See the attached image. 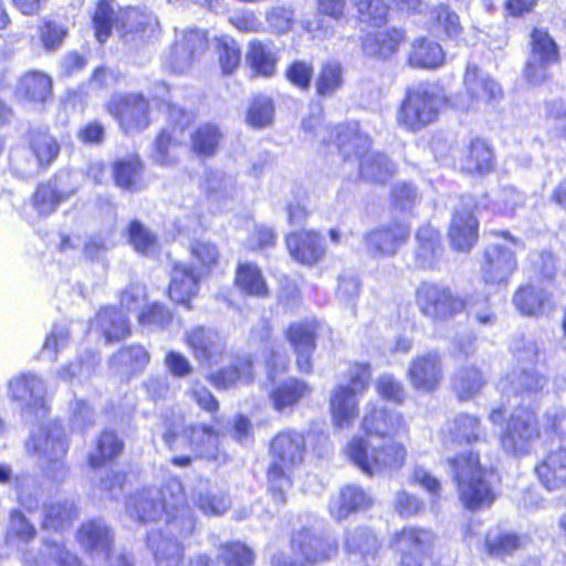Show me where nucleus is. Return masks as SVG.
<instances>
[{
  "label": "nucleus",
  "mask_w": 566,
  "mask_h": 566,
  "mask_svg": "<svg viewBox=\"0 0 566 566\" xmlns=\"http://www.w3.org/2000/svg\"><path fill=\"white\" fill-rule=\"evenodd\" d=\"M367 438L354 437L346 447L347 457L366 474L400 469L407 457L405 446L394 439L408 431L403 416L369 401L360 422Z\"/></svg>",
  "instance_id": "f257e3e1"
},
{
  "label": "nucleus",
  "mask_w": 566,
  "mask_h": 566,
  "mask_svg": "<svg viewBox=\"0 0 566 566\" xmlns=\"http://www.w3.org/2000/svg\"><path fill=\"white\" fill-rule=\"evenodd\" d=\"M305 452V438L298 431H282L272 440L268 480L279 505L285 503V491L291 488V473L303 463Z\"/></svg>",
  "instance_id": "f03ea898"
},
{
  "label": "nucleus",
  "mask_w": 566,
  "mask_h": 566,
  "mask_svg": "<svg viewBox=\"0 0 566 566\" xmlns=\"http://www.w3.org/2000/svg\"><path fill=\"white\" fill-rule=\"evenodd\" d=\"M195 531V517L190 507H184L181 515L166 520L163 527L147 535V547L156 566H180L185 557L184 542Z\"/></svg>",
  "instance_id": "7ed1b4c3"
},
{
  "label": "nucleus",
  "mask_w": 566,
  "mask_h": 566,
  "mask_svg": "<svg viewBox=\"0 0 566 566\" xmlns=\"http://www.w3.org/2000/svg\"><path fill=\"white\" fill-rule=\"evenodd\" d=\"M336 147L344 159L352 156L359 158L360 175L364 179L384 184L396 172V165L379 153H368L370 140L360 134L357 126L340 125L336 127Z\"/></svg>",
  "instance_id": "20e7f679"
},
{
  "label": "nucleus",
  "mask_w": 566,
  "mask_h": 566,
  "mask_svg": "<svg viewBox=\"0 0 566 566\" xmlns=\"http://www.w3.org/2000/svg\"><path fill=\"white\" fill-rule=\"evenodd\" d=\"M184 507H189L181 481L169 479L161 488H148L137 492L129 501L127 511L142 522L159 518L164 513L168 520L171 514L181 515Z\"/></svg>",
  "instance_id": "39448f33"
},
{
  "label": "nucleus",
  "mask_w": 566,
  "mask_h": 566,
  "mask_svg": "<svg viewBox=\"0 0 566 566\" xmlns=\"http://www.w3.org/2000/svg\"><path fill=\"white\" fill-rule=\"evenodd\" d=\"M448 462L463 505L470 510L491 505L494 494L485 479L486 472L480 465L479 455L464 452L449 459Z\"/></svg>",
  "instance_id": "423d86ee"
},
{
  "label": "nucleus",
  "mask_w": 566,
  "mask_h": 566,
  "mask_svg": "<svg viewBox=\"0 0 566 566\" xmlns=\"http://www.w3.org/2000/svg\"><path fill=\"white\" fill-rule=\"evenodd\" d=\"M368 364L355 363L348 369V382L338 384L329 396L332 421L337 429L350 428L358 417V396L364 394L370 380Z\"/></svg>",
  "instance_id": "0eeeda50"
},
{
  "label": "nucleus",
  "mask_w": 566,
  "mask_h": 566,
  "mask_svg": "<svg viewBox=\"0 0 566 566\" xmlns=\"http://www.w3.org/2000/svg\"><path fill=\"white\" fill-rule=\"evenodd\" d=\"M444 104V97L438 88L429 84H420L407 92L398 114L399 126L417 132L433 123Z\"/></svg>",
  "instance_id": "6e6552de"
},
{
  "label": "nucleus",
  "mask_w": 566,
  "mask_h": 566,
  "mask_svg": "<svg viewBox=\"0 0 566 566\" xmlns=\"http://www.w3.org/2000/svg\"><path fill=\"white\" fill-rule=\"evenodd\" d=\"M77 542L92 558L107 560L108 566H133L126 555L112 553L114 534L101 518L82 523L77 531Z\"/></svg>",
  "instance_id": "1a4fd4ad"
},
{
  "label": "nucleus",
  "mask_w": 566,
  "mask_h": 566,
  "mask_svg": "<svg viewBox=\"0 0 566 566\" xmlns=\"http://www.w3.org/2000/svg\"><path fill=\"white\" fill-rule=\"evenodd\" d=\"M416 303L423 315L444 319L464 310L465 302L447 289L432 283H422L417 289Z\"/></svg>",
  "instance_id": "9d476101"
},
{
  "label": "nucleus",
  "mask_w": 566,
  "mask_h": 566,
  "mask_svg": "<svg viewBox=\"0 0 566 566\" xmlns=\"http://www.w3.org/2000/svg\"><path fill=\"white\" fill-rule=\"evenodd\" d=\"M107 111L126 134L144 130L149 125L148 101L140 94L114 95Z\"/></svg>",
  "instance_id": "9b49d317"
},
{
  "label": "nucleus",
  "mask_w": 566,
  "mask_h": 566,
  "mask_svg": "<svg viewBox=\"0 0 566 566\" xmlns=\"http://www.w3.org/2000/svg\"><path fill=\"white\" fill-rule=\"evenodd\" d=\"M434 543L431 530L409 526L395 533L391 546L401 555L400 566H421V558L431 553Z\"/></svg>",
  "instance_id": "f8f14e48"
},
{
  "label": "nucleus",
  "mask_w": 566,
  "mask_h": 566,
  "mask_svg": "<svg viewBox=\"0 0 566 566\" xmlns=\"http://www.w3.org/2000/svg\"><path fill=\"white\" fill-rule=\"evenodd\" d=\"M353 1L363 22L375 28L389 25L394 33H399L397 25L394 23L396 10L408 13L421 12L422 6L421 0H380L381 4L373 0Z\"/></svg>",
  "instance_id": "ddd939ff"
},
{
  "label": "nucleus",
  "mask_w": 566,
  "mask_h": 566,
  "mask_svg": "<svg viewBox=\"0 0 566 566\" xmlns=\"http://www.w3.org/2000/svg\"><path fill=\"white\" fill-rule=\"evenodd\" d=\"M538 436L534 411L527 408L516 409L501 433L500 441L503 450L509 454L526 452L528 443Z\"/></svg>",
  "instance_id": "4468645a"
},
{
  "label": "nucleus",
  "mask_w": 566,
  "mask_h": 566,
  "mask_svg": "<svg viewBox=\"0 0 566 566\" xmlns=\"http://www.w3.org/2000/svg\"><path fill=\"white\" fill-rule=\"evenodd\" d=\"M516 268V255L511 247L492 243L485 248L481 272L486 284H505Z\"/></svg>",
  "instance_id": "2eb2a0df"
},
{
  "label": "nucleus",
  "mask_w": 566,
  "mask_h": 566,
  "mask_svg": "<svg viewBox=\"0 0 566 566\" xmlns=\"http://www.w3.org/2000/svg\"><path fill=\"white\" fill-rule=\"evenodd\" d=\"M292 549L300 554L304 562L316 565L331 559L337 553V542L321 536L308 528L296 531L291 539Z\"/></svg>",
  "instance_id": "dca6fc26"
},
{
  "label": "nucleus",
  "mask_w": 566,
  "mask_h": 566,
  "mask_svg": "<svg viewBox=\"0 0 566 566\" xmlns=\"http://www.w3.org/2000/svg\"><path fill=\"white\" fill-rule=\"evenodd\" d=\"M463 84L471 98V104L462 108H479L481 105H490L502 97V90L492 77L485 74L474 63H469L463 76Z\"/></svg>",
  "instance_id": "f3484780"
},
{
  "label": "nucleus",
  "mask_w": 566,
  "mask_h": 566,
  "mask_svg": "<svg viewBox=\"0 0 566 566\" xmlns=\"http://www.w3.org/2000/svg\"><path fill=\"white\" fill-rule=\"evenodd\" d=\"M408 377L417 390H436L443 377L442 359L438 352H428L416 356L409 364Z\"/></svg>",
  "instance_id": "a211bd4d"
},
{
  "label": "nucleus",
  "mask_w": 566,
  "mask_h": 566,
  "mask_svg": "<svg viewBox=\"0 0 566 566\" xmlns=\"http://www.w3.org/2000/svg\"><path fill=\"white\" fill-rule=\"evenodd\" d=\"M558 49L553 38H532L524 75L532 84H541L547 77V69L558 61Z\"/></svg>",
  "instance_id": "6ab92c4d"
},
{
  "label": "nucleus",
  "mask_w": 566,
  "mask_h": 566,
  "mask_svg": "<svg viewBox=\"0 0 566 566\" xmlns=\"http://www.w3.org/2000/svg\"><path fill=\"white\" fill-rule=\"evenodd\" d=\"M441 434L446 448L472 444L485 438L480 419L469 413H460L448 421Z\"/></svg>",
  "instance_id": "aec40b11"
},
{
  "label": "nucleus",
  "mask_w": 566,
  "mask_h": 566,
  "mask_svg": "<svg viewBox=\"0 0 566 566\" xmlns=\"http://www.w3.org/2000/svg\"><path fill=\"white\" fill-rule=\"evenodd\" d=\"M473 202L470 198L463 205L462 210L453 213L449 238L452 247L458 251H469L479 238V223L472 211Z\"/></svg>",
  "instance_id": "412c9836"
},
{
  "label": "nucleus",
  "mask_w": 566,
  "mask_h": 566,
  "mask_svg": "<svg viewBox=\"0 0 566 566\" xmlns=\"http://www.w3.org/2000/svg\"><path fill=\"white\" fill-rule=\"evenodd\" d=\"M187 344L196 358L205 364H217L224 350L222 336L210 327L197 326L186 334Z\"/></svg>",
  "instance_id": "4be33fe9"
},
{
  "label": "nucleus",
  "mask_w": 566,
  "mask_h": 566,
  "mask_svg": "<svg viewBox=\"0 0 566 566\" xmlns=\"http://www.w3.org/2000/svg\"><path fill=\"white\" fill-rule=\"evenodd\" d=\"M408 237V227L396 223L367 233L365 244L367 252L374 258L394 255Z\"/></svg>",
  "instance_id": "5701e85b"
},
{
  "label": "nucleus",
  "mask_w": 566,
  "mask_h": 566,
  "mask_svg": "<svg viewBox=\"0 0 566 566\" xmlns=\"http://www.w3.org/2000/svg\"><path fill=\"white\" fill-rule=\"evenodd\" d=\"M316 326L312 321L295 323L290 326L286 336L294 347L296 364L302 373L312 371V353L315 349Z\"/></svg>",
  "instance_id": "b1692460"
},
{
  "label": "nucleus",
  "mask_w": 566,
  "mask_h": 566,
  "mask_svg": "<svg viewBox=\"0 0 566 566\" xmlns=\"http://www.w3.org/2000/svg\"><path fill=\"white\" fill-rule=\"evenodd\" d=\"M170 117L177 120L176 125L171 130L169 128L163 129L155 140L153 157L160 165H167L172 161L174 148L184 142V137H179L178 134L182 135L185 126L191 120L190 114L176 106L170 109Z\"/></svg>",
  "instance_id": "393cba45"
},
{
  "label": "nucleus",
  "mask_w": 566,
  "mask_h": 566,
  "mask_svg": "<svg viewBox=\"0 0 566 566\" xmlns=\"http://www.w3.org/2000/svg\"><path fill=\"white\" fill-rule=\"evenodd\" d=\"M535 472L548 491L566 488V449L557 448L547 452L537 463Z\"/></svg>",
  "instance_id": "a878e982"
},
{
  "label": "nucleus",
  "mask_w": 566,
  "mask_h": 566,
  "mask_svg": "<svg viewBox=\"0 0 566 566\" xmlns=\"http://www.w3.org/2000/svg\"><path fill=\"white\" fill-rule=\"evenodd\" d=\"M286 245L293 259L312 265L325 255L322 238L315 231H300L287 235Z\"/></svg>",
  "instance_id": "bb28decb"
},
{
  "label": "nucleus",
  "mask_w": 566,
  "mask_h": 566,
  "mask_svg": "<svg viewBox=\"0 0 566 566\" xmlns=\"http://www.w3.org/2000/svg\"><path fill=\"white\" fill-rule=\"evenodd\" d=\"M190 497L193 504L206 515H220L230 507L229 497L212 488L209 480L198 478L191 486Z\"/></svg>",
  "instance_id": "cd10ccee"
},
{
  "label": "nucleus",
  "mask_w": 566,
  "mask_h": 566,
  "mask_svg": "<svg viewBox=\"0 0 566 566\" xmlns=\"http://www.w3.org/2000/svg\"><path fill=\"white\" fill-rule=\"evenodd\" d=\"M148 363L149 355L140 345H130L120 348L108 361L113 373L126 380L142 371Z\"/></svg>",
  "instance_id": "c85d7f7f"
},
{
  "label": "nucleus",
  "mask_w": 566,
  "mask_h": 566,
  "mask_svg": "<svg viewBox=\"0 0 566 566\" xmlns=\"http://www.w3.org/2000/svg\"><path fill=\"white\" fill-rule=\"evenodd\" d=\"M202 273L182 263L174 266L169 285L170 298L179 304L188 305L197 294Z\"/></svg>",
  "instance_id": "c756f323"
},
{
  "label": "nucleus",
  "mask_w": 566,
  "mask_h": 566,
  "mask_svg": "<svg viewBox=\"0 0 566 566\" xmlns=\"http://www.w3.org/2000/svg\"><path fill=\"white\" fill-rule=\"evenodd\" d=\"M373 499L359 486L347 485L338 495L332 497L328 510L333 518L342 521L357 510H364L371 505Z\"/></svg>",
  "instance_id": "7c9ffc66"
},
{
  "label": "nucleus",
  "mask_w": 566,
  "mask_h": 566,
  "mask_svg": "<svg viewBox=\"0 0 566 566\" xmlns=\"http://www.w3.org/2000/svg\"><path fill=\"white\" fill-rule=\"evenodd\" d=\"M92 327L102 332L106 343L118 342L130 334L126 315L112 306L104 307L97 313Z\"/></svg>",
  "instance_id": "2f4dec72"
},
{
  "label": "nucleus",
  "mask_w": 566,
  "mask_h": 566,
  "mask_svg": "<svg viewBox=\"0 0 566 566\" xmlns=\"http://www.w3.org/2000/svg\"><path fill=\"white\" fill-rule=\"evenodd\" d=\"M446 57L442 44L434 38H416L411 43L409 63L420 69H434L440 66Z\"/></svg>",
  "instance_id": "473e14b6"
},
{
  "label": "nucleus",
  "mask_w": 566,
  "mask_h": 566,
  "mask_svg": "<svg viewBox=\"0 0 566 566\" xmlns=\"http://www.w3.org/2000/svg\"><path fill=\"white\" fill-rule=\"evenodd\" d=\"M247 61L258 75L271 77L276 71L279 50L271 43L253 40L250 42Z\"/></svg>",
  "instance_id": "72a5a7b5"
},
{
  "label": "nucleus",
  "mask_w": 566,
  "mask_h": 566,
  "mask_svg": "<svg viewBox=\"0 0 566 566\" xmlns=\"http://www.w3.org/2000/svg\"><path fill=\"white\" fill-rule=\"evenodd\" d=\"M184 437L190 442L193 452L207 460H217L219 453V433L209 426H191Z\"/></svg>",
  "instance_id": "f704fd0d"
},
{
  "label": "nucleus",
  "mask_w": 566,
  "mask_h": 566,
  "mask_svg": "<svg viewBox=\"0 0 566 566\" xmlns=\"http://www.w3.org/2000/svg\"><path fill=\"white\" fill-rule=\"evenodd\" d=\"M459 167L469 174H486L493 168V153L482 139H474L459 158Z\"/></svg>",
  "instance_id": "c9c22d12"
},
{
  "label": "nucleus",
  "mask_w": 566,
  "mask_h": 566,
  "mask_svg": "<svg viewBox=\"0 0 566 566\" xmlns=\"http://www.w3.org/2000/svg\"><path fill=\"white\" fill-rule=\"evenodd\" d=\"M124 20V10L115 0H99L93 15L95 35H109L113 30L122 31Z\"/></svg>",
  "instance_id": "e433bc0d"
},
{
  "label": "nucleus",
  "mask_w": 566,
  "mask_h": 566,
  "mask_svg": "<svg viewBox=\"0 0 566 566\" xmlns=\"http://www.w3.org/2000/svg\"><path fill=\"white\" fill-rule=\"evenodd\" d=\"M76 507L69 500L51 501L43 506L42 527L55 532L69 527L76 517Z\"/></svg>",
  "instance_id": "4c0bfd02"
},
{
  "label": "nucleus",
  "mask_w": 566,
  "mask_h": 566,
  "mask_svg": "<svg viewBox=\"0 0 566 566\" xmlns=\"http://www.w3.org/2000/svg\"><path fill=\"white\" fill-rule=\"evenodd\" d=\"M208 198L214 202H227L240 197V189L232 176L222 171H210L205 181Z\"/></svg>",
  "instance_id": "58836bf2"
},
{
  "label": "nucleus",
  "mask_w": 566,
  "mask_h": 566,
  "mask_svg": "<svg viewBox=\"0 0 566 566\" xmlns=\"http://www.w3.org/2000/svg\"><path fill=\"white\" fill-rule=\"evenodd\" d=\"M513 303L522 314L537 315L549 303V293L544 287L527 284L516 291Z\"/></svg>",
  "instance_id": "ea45409f"
},
{
  "label": "nucleus",
  "mask_w": 566,
  "mask_h": 566,
  "mask_svg": "<svg viewBox=\"0 0 566 566\" xmlns=\"http://www.w3.org/2000/svg\"><path fill=\"white\" fill-rule=\"evenodd\" d=\"M416 260L421 268L432 266L441 253L439 232L430 226L421 227L416 235Z\"/></svg>",
  "instance_id": "a19ab883"
},
{
  "label": "nucleus",
  "mask_w": 566,
  "mask_h": 566,
  "mask_svg": "<svg viewBox=\"0 0 566 566\" xmlns=\"http://www.w3.org/2000/svg\"><path fill=\"white\" fill-rule=\"evenodd\" d=\"M507 381H510L513 391L526 395L537 394L547 385L546 377L538 374L533 366L516 368L510 376V380L500 382L502 390H507Z\"/></svg>",
  "instance_id": "79ce46f5"
},
{
  "label": "nucleus",
  "mask_w": 566,
  "mask_h": 566,
  "mask_svg": "<svg viewBox=\"0 0 566 566\" xmlns=\"http://www.w3.org/2000/svg\"><path fill=\"white\" fill-rule=\"evenodd\" d=\"M252 361L248 356L239 357L235 363L211 376L212 384L227 389L238 384H248L253 378Z\"/></svg>",
  "instance_id": "37998d69"
},
{
  "label": "nucleus",
  "mask_w": 566,
  "mask_h": 566,
  "mask_svg": "<svg viewBox=\"0 0 566 566\" xmlns=\"http://www.w3.org/2000/svg\"><path fill=\"white\" fill-rule=\"evenodd\" d=\"M310 392L311 389L306 382L291 378L281 382L274 390H272L270 398L274 408L277 411H283L286 408L295 406Z\"/></svg>",
  "instance_id": "c03bdc74"
},
{
  "label": "nucleus",
  "mask_w": 566,
  "mask_h": 566,
  "mask_svg": "<svg viewBox=\"0 0 566 566\" xmlns=\"http://www.w3.org/2000/svg\"><path fill=\"white\" fill-rule=\"evenodd\" d=\"M485 385L484 375L474 366L460 368L453 377V390L458 398L467 401L475 397Z\"/></svg>",
  "instance_id": "a18cd8bd"
},
{
  "label": "nucleus",
  "mask_w": 566,
  "mask_h": 566,
  "mask_svg": "<svg viewBox=\"0 0 566 566\" xmlns=\"http://www.w3.org/2000/svg\"><path fill=\"white\" fill-rule=\"evenodd\" d=\"M265 20L268 24L265 31L272 33L284 34L290 32H315V29L310 24H306L305 27L300 25L294 17V12L285 7L272 8L266 12Z\"/></svg>",
  "instance_id": "49530a36"
},
{
  "label": "nucleus",
  "mask_w": 566,
  "mask_h": 566,
  "mask_svg": "<svg viewBox=\"0 0 566 566\" xmlns=\"http://www.w3.org/2000/svg\"><path fill=\"white\" fill-rule=\"evenodd\" d=\"M123 30L129 33H150L160 31L159 21L146 8H126L124 10Z\"/></svg>",
  "instance_id": "de8ad7c7"
},
{
  "label": "nucleus",
  "mask_w": 566,
  "mask_h": 566,
  "mask_svg": "<svg viewBox=\"0 0 566 566\" xmlns=\"http://www.w3.org/2000/svg\"><path fill=\"white\" fill-rule=\"evenodd\" d=\"M222 139V133L211 123L201 124L191 134V147L192 150L205 157L212 156L220 142Z\"/></svg>",
  "instance_id": "09e8293b"
},
{
  "label": "nucleus",
  "mask_w": 566,
  "mask_h": 566,
  "mask_svg": "<svg viewBox=\"0 0 566 566\" xmlns=\"http://www.w3.org/2000/svg\"><path fill=\"white\" fill-rule=\"evenodd\" d=\"M237 286L245 294L265 296L268 287L260 269L252 263L240 264L235 276Z\"/></svg>",
  "instance_id": "8fccbe9b"
},
{
  "label": "nucleus",
  "mask_w": 566,
  "mask_h": 566,
  "mask_svg": "<svg viewBox=\"0 0 566 566\" xmlns=\"http://www.w3.org/2000/svg\"><path fill=\"white\" fill-rule=\"evenodd\" d=\"M71 179H74L73 175L63 174L54 179L53 185L49 184L48 186L38 188V196L41 195L42 197V208L45 214L54 211L60 201L74 193V189L64 187L65 181Z\"/></svg>",
  "instance_id": "3c124183"
},
{
  "label": "nucleus",
  "mask_w": 566,
  "mask_h": 566,
  "mask_svg": "<svg viewBox=\"0 0 566 566\" xmlns=\"http://www.w3.org/2000/svg\"><path fill=\"white\" fill-rule=\"evenodd\" d=\"M525 205V196L514 187H503L494 193L491 210L501 216L513 217Z\"/></svg>",
  "instance_id": "603ef678"
},
{
  "label": "nucleus",
  "mask_w": 566,
  "mask_h": 566,
  "mask_svg": "<svg viewBox=\"0 0 566 566\" xmlns=\"http://www.w3.org/2000/svg\"><path fill=\"white\" fill-rule=\"evenodd\" d=\"M114 177L118 187L135 191L138 189L140 161L135 155L114 163Z\"/></svg>",
  "instance_id": "864d4df0"
},
{
  "label": "nucleus",
  "mask_w": 566,
  "mask_h": 566,
  "mask_svg": "<svg viewBox=\"0 0 566 566\" xmlns=\"http://www.w3.org/2000/svg\"><path fill=\"white\" fill-rule=\"evenodd\" d=\"M523 545V539L510 533H503L500 530H492L486 534L485 546L490 556L502 557L518 549Z\"/></svg>",
  "instance_id": "5fc2aeb1"
},
{
  "label": "nucleus",
  "mask_w": 566,
  "mask_h": 566,
  "mask_svg": "<svg viewBox=\"0 0 566 566\" xmlns=\"http://www.w3.org/2000/svg\"><path fill=\"white\" fill-rule=\"evenodd\" d=\"M427 29L432 33H446L452 35L461 30L459 17L447 7H440L429 12Z\"/></svg>",
  "instance_id": "6e6d98bb"
},
{
  "label": "nucleus",
  "mask_w": 566,
  "mask_h": 566,
  "mask_svg": "<svg viewBox=\"0 0 566 566\" xmlns=\"http://www.w3.org/2000/svg\"><path fill=\"white\" fill-rule=\"evenodd\" d=\"M35 531L31 522L20 510H13L10 514L6 541L9 543L27 544L34 537Z\"/></svg>",
  "instance_id": "4d7b16f0"
},
{
  "label": "nucleus",
  "mask_w": 566,
  "mask_h": 566,
  "mask_svg": "<svg viewBox=\"0 0 566 566\" xmlns=\"http://www.w3.org/2000/svg\"><path fill=\"white\" fill-rule=\"evenodd\" d=\"M219 558L226 566H251L254 553L242 542H229L220 546Z\"/></svg>",
  "instance_id": "13d9d810"
},
{
  "label": "nucleus",
  "mask_w": 566,
  "mask_h": 566,
  "mask_svg": "<svg viewBox=\"0 0 566 566\" xmlns=\"http://www.w3.org/2000/svg\"><path fill=\"white\" fill-rule=\"evenodd\" d=\"M343 84L342 66L329 61L322 67L316 81V91L321 96H332Z\"/></svg>",
  "instance_id": "bf43d9fd"
},
{
  "label": "nucleus",
  "mask_w": 566,
  "mask_h": 566,
  "mask_svg": "<svg viewBox=\"0 0 566 566\" xmlns=\"http://www.w3.org/2000/svg\"><path fill=\"white\" fill-rule=\"evenodd\" d=\"M190 40V38H182L175 42L166 59V64L171 71L184 73L190 67L193 59L192 43Z\"/></svg>",
  "instance_id": "052dcab7"
},
{
  "label": "nucleus",
  "mask_w": 566,
  "mask_h": 566,
  "mask_svg": "<svg viewBox=\"0 0 566 566\" xmlns=\"http://www.w3.org/2000/svg\"><path fill=\"white\" fill-rule=\"evenodd\" d=\"M66 441L60 423H51L45 430V446L41 452L49 461L56 462L66 452ZM40 446L38 444V454Z\"/></svg>",
  "instance_id": "680f3d73"
},
{
  "label": "nucleus",
  "mask_w": 566,
  "mask_h": 566,
  "mask_svg": "<svg viewBox=\"0 0 566 566\" xmlns=\"http://www.w3.org/2000/svg\"><path fill=\"white\" fill-rule=\"evenodd\" d=\"M273 115L274 106L272 99L265 95H258L249 107L247 122L253 127L262 128L272 122Z\"/></svg>",
  "instance_id": "e2e57ef3"
},
{
  "label": "nucleus",
  "mask_w": 566,
  "mask_h": 566,
  "mask_svg": "<svg viewBox=\"0 0 566 566\" xmlns=\"http://www.w3.org/2000/svg\"><path fill=\"white\" fill-rule=\"evenodd\" d=\"M219 61L224 74H231L240 64L241 50L234 38H214Z\"/></svg>",
  "instance_id": "0e129e2a"
},
{
  "label": "nucleus",
  "mask_w": 566,
  "mask_h": 566,
  "mask_svg": "<svg viewBox=\"0 0 566 566\" xmlns=\"http://www.w3.org/2000/svg\"><path fill=\"white\" fill-rule=\"evenodd\" d=\"M191 256L200 265V270L209 271L219 260V250L217 245L207 240H193L189 244Z\"/></svg>",
  "instance_id": "69168bd1"
},
{
  "label": "nucleus",
  "mask_w": 566,
  "mask_h": 566,
  "mask_svg": "<svg viewBox=\"0 0 566 566\" xmlns=\"http://www.w3.org/2000/svg\"><path fill=\"white\" fill-rule=\"evenodd\" d=\"M128 235L130 244L137 252L143 254L155 252L157 247L156 237L139 221L134 220L129 223Z\"/></svg>",
  "instance_id": "338daca9"
},
{
  "label": "nucleus",
  "mask_w": 566,
  "mask_h": 566,
  "mask_svg": "<svg viewBox=\"0 0 566 566\" xmlns=\"http://www.w3.org/2000/svg\"><path fill=\"white\" fill-rule=\"evenodd\" d=\"M123 450V442L112 431L102 433L97 443V454L90 458L91 465L97 468L106 459L117 457Z\"/></svg>",
  "instance_id": "774afa93"
}]
</instances>
